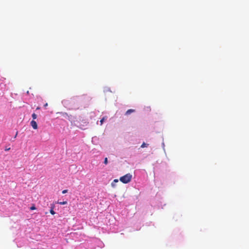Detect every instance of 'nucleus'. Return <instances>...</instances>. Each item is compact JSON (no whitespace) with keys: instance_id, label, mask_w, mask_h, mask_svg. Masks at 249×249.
<instances>
[{"instance_id":"15","label":"nucleus","mask_w":249,"mask_h":249,"mask_svg":"<svg viewBox=\"0 0 249 249\" xmlns=\"http://www.w3.org/2000/svg\"><path fill=\"white\" fill-rule=\"evenodd\" d=\"M17 135H18V132H17V133H16V135H15V138H16V137H17Z\"/></svg>"},{"instance_id":"5","label":"nucleus","mask_w":249,"mask_h":249,"mask_svg":"<svg viewBox=\"0 0 249 249\" xmlns=\"http://www.w3.org/2000/svg\"><path fill=\"white\" fill-rule=\"evenodd\" d=\"M107 119V117H104L101 120H100V123L101 125H102L104 122L105 120H106Z\"/></svg>"},{"instance_id":"4","label":"nucleus","mask_w":249,"mask_h":249,"mask_svg":"<svg viewBox=\"0 0 249 249\" xmlns=\"http://www.w3.org/2000/svg\"><path fill=\"white\" fill-rule=\"evenodd\" d=\"M118 182V180L117 179H115L111 183V186L113 187H114L115 186L116 183Z\"/></svg>"},{"instance_id":"12","label":"nucleus","mask_w":249,"mask_h":249,"mask_svg":"<svg viewBox=\"0 0 249 249\" xmlns=\"http://www.w3.org/2000/svg\"><path fill=\"white\" fill-rule=\"evenodd\" d=\"M68 192V190H64L62 191V194H65Z\"/></svg>"},{"instance_id":"6","label":"nucleus","mask_w":249,"mask_h":249,"mask_svg":"<svg viewBox=\"0 0 249 249\" xmlns=\"http://www.w3.org/2000/svg\"><path fill=\"white\" fill-rule=\"evenodd\" d=\"M32 117L34 120L36 119L37 118V115L35 113H33L32 115Z\"/></svg>"},{"instance_id":"10","label":"nucleus","mask_w":249,"mask_h":249,"mask_svg":"<svg viewBox=\"0 0 249 249\" xmlns=\"http://www.w3.org/2000/svg\"><path fill=\"white\" fill-rule=\"evenodd\" d=\"M104 163L105 164H107V163H108V160H107V158H106L104 160Z\"/></svg>"},{"instance_id":"3","label":"nucleus","mask_w":249,"mask_h":249,"mask_svg":"<svg viewBox=\"0 0 249 249\" xmlns=\"http://www.w3.org/2000/svg\"><path fill=\"white\" fill-rule=\"evenodd\" d=\"M135 111V109H129L128 110H127L125 114L126 115H128L129 114H130L131 113H133V112H134Z\"/></svg>"},{"instance_id":"2","label":"nucleus","mask_w":249,"mask_h":249,"mask_svg":"<svg viewBox=\"0 0 249 249\" xmlns=\"http://www.w3.org/2000/svg\"><path fill=\"white\" fill-rule=\"evenodd\" d=\"M31 125H32V126L33 127V128L34 129H37V124L36 122L35 121L32 120L31 122Z\"/></svg>"},{"instance_id":"8","label":"nucleus","mask_w":249,"mask_h":249,"mask_svg":"<svg viewBox=\"0 0 249 249\" xmlns=\"http://www.w3.org/2000/svg\"><path fill=\"white\" fill-rule=\"evenodd\" d=\"M31 210H34L36 209V208L34 205H33L32 206H31L30 208Z\"/></svg>"},{"instance_id":"7","label":"nucleus","mask_w":249,"mask_h":249,"mask_svg":"<svg viewBox=\"0 0 249 249\" xmlns=\"http://www.w3.org/2000/svg\"><path fill=\"white\" fill-rule=\"evenodd\" d=\"M147 144H146V143H145L144 142H143V143L142 144V145H141V147L142 148H144V147H147Z\"/></svg>"},{"instance_id":"13","label":"nucleus","mask_w":249,"mask_h":249,"mask_svg":"<svg viewBox=\"0 0 249 249\" xmlns=\"http://www.w3.org/2000/svg\"><path fill=\"white\" fill-rule=\"evenodd\" d=\"M44 106L45 107H47V106H48V104H47V103H46V104L44 105Z\"/></svg>"},{"instance_id":"11","label":"nucleus","mask_w":249,"mask_h":249,"mask_svg":"<svg viewBox=\"0 0 249 249\" xmlns=\"http://www.w3.org/2000/svg\"><path fill=\"white\" fill-rule=\"evenodd\" d=\"M50 213L52 214H55V212L54 211H53V208L51 209V210H50Z\"/></svg>"},{"instance_id":"1","label":"nucleus","mask_w":249,"mask_h":249,"mask_svg":"<svg viewBox=\"0 0 249 249\" xmlns=\"http://www.w3.org/2000/svg\"><path fill=\"white\" fill-rule=\"evenodd\" d=\"M132 178V175L128 173L120 178V180L124 183L129 182Z\"/></svg>"},{"instance_id":"16","label":"nucleus","mask_w":249,"mask_h":249,"mask_svg":"<svg viewBox=\"0 0 249 249\" xmlns=\"http://www.w3.org/2000/svg\"><path fill=\"white\" fill-rule=\"evenodd\" d=\"M40 109V107H37L36 108V109Z\"/></svg>"},{"instance_id":"9","label":"nucleus","mask_w":249,"mask_h":249,"mask_svg":"<svg viewBox=\"0 0 249 249\" xmlns=\"http://www.w3.org/2000/svg\"><path fill=\"white\" fill-rule=\"evenodd\" d=\"M58 203L61 205H65L67 203V201L60 202H58Z\"/></svg>"},{"instance_id":"14","label":"nucleus","mask_w":249,"mask_h":249,"mask_svg":"<svg viewBox=\"0 0 249 249\" xmlns=\"http://www.w3.org/2000/svg\"><path fill=\"white\" fill-rule=\"evenodd\" d=\"M10 149V148H6L5 149L6 151H8V150H9Z\"/></svg>"}]
</instances>
